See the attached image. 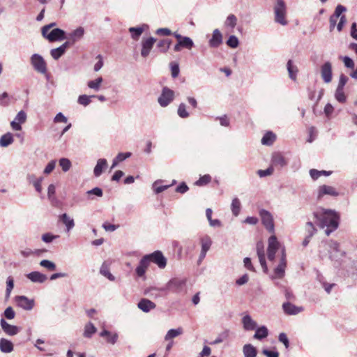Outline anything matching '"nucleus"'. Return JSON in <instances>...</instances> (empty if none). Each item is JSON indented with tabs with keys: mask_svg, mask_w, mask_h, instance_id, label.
I'll use <instances>...</instances> for the list:
<instances>
[{
	"mask_svg": "<svg viewBox=\"0 0 357 357\" xmlns=\"http://www.w3.org/2000/svg\"><path fill=\"white\" fill-rule=\"evenodd\" d=\"M280 250V257L278 265L274 268L272 279L282 278L284 275L287 266L286 251L284 247L281 248L280 243L278 241L275 235H271L268 239L267 258L268 260L274 263L276 252Z\"/></svg>",
	"mask_w": 357,
	"mask_h": 357,
	"instance_id": "obj_1",
	"label": "nucleus"
},
{
	"mask_svg": "<svg viewBox=\"0 0 357 357\" xmlns=\"http://www.w3.org/2000/svg\"><path fill=\"white\" fill-rule=\"evenodd\" d=\"M314 215L319 223H338L340 221L339 214L331 209L321 208L314 212Z\"/></svg>",
	"mask_w": 357,
	"mask_h": 357,
	"instance_id": "obj_2",
	"label": "nucleus"
},
{
	"mask_svg": "<svg viewBox=\"0 0 357 357\" xmlns=\"http://www.w3.org/2000/svg\"><path fill=\"white\" fill-rule=\"evenodd\" d=\"M287 7L285 2L283 0H276L275 5L274 6V14L275 22L285 26L287 24L286 20Z\"/></svg>",
	"mask_w": 357,
	"mask_h": 357,
	"instance_id": "obj_3",
	"label": "nucleus"
},
{
	"mask_svg": "<svg viewBox=\"0 0 357 357\" xmlns=\"http://www.w3.org/2000/svg\"><path fill=\"white\" fill-rule=\"evenodd\" d=\"M339 225H310L309 229L313 235L329 236L332 232L335 231Z\"/></svg>",
	"mask_w": 357,
	"mask_h": 357,
	"instance_id": "obj_4",
	"label": "nucleus"
},
{
	"mask_svg": "<svg viewBox=\"0 0 357 357\" xmlns=\"http://www.w3.org/2000/svg\"><path fill=\"white\" fill-rule=\"evenodd\" d=\"M186 278H174L169 281L171 291L175 294H185L187 291Z\"/></svg>",
	"mask_w": 357,
	"mask_h": 357,
	"instance_id": "obj_5",
	"label": "nucleus"
},
{
	"mask_svg": "<svg viewBox=\"0 0 357 357\" xmlns=\"http://www.w3.org/2000/svg\"><path fill=\"white\" fill-rule=\"evenodd\" d=\"M174 99V91L169 88L165 86L162 88L158 102L162 107H167Z\"/></svg>",
	"mask_w": 357,
	"mask_h": 357,
	"instance_id": "obj_6",
	"label": "nucleus"
},
{
	"mask_svg": "<svg viewBox=\"0 0 357 357\" xmlns=\"http://www.w3.org/2000/svg\"><path fill=\"white\" fill-rule=\"evenodd\" d=\"M146 257H148L149 263L153 262L155 264L160 268H164L167 265V259L160 250L146 255Z\"/></svg>",
	"mask_w": 357,
	"mask_h": 357,
	"instance_id": "obj_7",
	"label": "nucleus"
},
{
	"mask_svg": "<svg viewBox=\"0 0 357 357\" xmlns=\"http://www.w3.org/2000/svg\"><path fill=\"white\" fill-rule=\"evenodd\" d=\"M31 63L33 68L41 74H45L47 72L46 63L43 58L38 54H33L31 57Z\"/></svg>",
	"mask_w": 357,
	"mask_h": 357,
	"instance_id": "obj_8",
	"label": "nucleus"
},
{
	"mask_svg": "<svg viewBox=\"0 0 357 357\" xmlns=\"http://www.w3.org/2000/svg\"><path fill=\"white\" fill-rule=\"evenodd\" d=\"M43 36L50 42L60 41L66 39V32L59 28H54L50 31L46 32V34Z\"/></svg>",
	"mask_w": 357,
	"mask_h": 357,
	"instance_id": "obj_9",
	"label": "nucleus"
},
{
	"mask_svg": "<svg viewBox=\"0 0 357 357\" xmlns=\"http://www.w3.org/2000/svg\"><path fill=\"white\" fill-rule=\"evenodd\" d=\"M328 246V254L329 257L332 260H337V258L340 257H344L346 252L340 250V244L335 241H330L327 243Z\"/></svg>",
	"mask_w": 357,
	"mask_h": 357,
	"instance_id": "obj_10",
	"label": "nucleus"
},
{
	"mask_svg": "<svg viewBox=\"0 0 357 357\" xmlns=\"http://www.w3.org/2000/svg\"><path fill=\"white\" fill-rule=\"evenodd\" d=\"M340 193L337 191L335 188L328 185H321L319 186L317 189V199H320L325 195H330L332 197H337Z\"/></svg>",
	"mask_w": 357,
	"mask_h": 357,
	"instance_id": "obj_11",
	"label": "nucleus"
},
{
	"mask_svg": "<svg viewBox=\"0 0 357 357\" xmlns=\"http://www.w3.org/2000/svg\"><path fill=\"white\" fill-rule=\"evenodd\" d=\"M85 30L84 27L79 26L66 36L67 42H70V45L79 41L84 37Z\"/></svg>",
	"mask_w": 357,
	"mask_h": 357,
	"instance_id": "obj_12",
	"label": "nucleus"
},
{
	"mask_svg": "<svg viewBox=\"0 0 357 357\" xmlns=\"http://www.w3.org/2000/svg\"><path fill=\"white\" fill-rule=\"evenodd\" d=\"M223 36L218 29L213 31L211 38L208 40V45L211 48H217L222 44Z\"/></svg>",
	"mask_w": 357,
	"mask_h": 357,
	"instance_id": "obj_13",
	"label": "nucleus"
},
{
	"mask_svg": "<svg viewBox=\"0 0 357 357\" xmlns=\"http://www.w3.org/2000/svg\"><path fill=\"white\" fill-rule=\"evenodd\" d=\"M15 301L20 307L25 310H31L34 306V301L33 299L28 298L25 296H16Z\"/></svg>",
	"mask_w": 357,
	"mask_h": 357,
	"instance_id": "obj_14",
	"label": "nucleus"
},
{
	"mask_svg": "<svg viewBox=\"0 0 357 357\" xmlns=\"http://www.w3.org/2000/svg\"><path fill=\"white\" fill-rule=\"evenodd\" d=\"M0 325L3 331L10 336H14L20 331V328L8 324L4 319H1Z\"/></svg>",
	"mask_w": 357,
	"mask_h": 357,
	"instance_id": "obj_15",
	"label": "nucleus"
},
{
	"mask_svg": "<svg viewBox=\"0 0 357 357\" xmlns=\"http://www.w3.org/2000/svg\"><path fill=\"white\" fill-rule=\"evenodd\" d=\"M155 41L156 40L153 37H149L142 40L141 50L142 56L146 58L149 54Z\"/></svg>",
	"mask_w": 357,
	"mask_h": 357,
	"instance_id": "obj_16",
	"label": "nucleus"
},
{
	"mask_svg": "<svg viewBox=\"0 0 357 357\" xmlns=\"http://www.w3.org/2000/svg\"><path fill=\"white\" fill-rule=\"evenodd\" d=\"M321 75L324 82L329 83L332 80V65L329 61L325 62L321 68Z\"/></svg>",
	"mask_w": 357,
	"mask_h": 357,
	"instance_id": "obj_17",
	"label": "nucleus"
},
{
	"mask_svg": "<svg viewBox=\"0 0 357 357\" xmlns=\"http://www.w3.org/2000/svg\"><path fill=\"white\" fill-rule=\"evenodd\" d=\"M257 253L263 271L266 273L268 272V266L266 261L264 245L261 242L257 243Z\"/></svg>",
	"mask_w": 357,
	"mask_h": 357,
	"instance_id": "obj_18",
	"label": "nucleus"
},
{
	"mask_svg": "<svg viewBox=\"0 0 357 357\" xmlns=\"http://www.w3.org/2000/svg\"><path fill=\"white\" fill-rule=\"evenodd\" d=\"M150 263L148 257L144 255L139 261L138 266L136 267L135 272L138 277L143 278L145 276L146 271L149 266Z\"/></svg>",
	"mask_w": 357,
	"mask_h": 357,
	"instance_id": "obj_19",
	"label": "nucleus"
},
{
	"mask_svg": "<svg viewBox=\"0 0 357 357\" xmlns=\"http://www.w3.org/2000/svg\"><path fill=\"white\" fill-rule=\"evenodd\" d=\"M69 46H70V42H65L59 47L52 49L50 51V54L54 59L58 60L59 58H61L65 54L67 48Z\"/></svg>",
	"mask_w": 357,
	"mask_h": 357,
	"instance_id": "obj_20",
	"label": "nucleus"
},
{
	"mask_svg": "<svg viewBox=\"0 0 357 357\" xmlns=\"http://www.w3.org/2000/svg\"><path fill=\"white\" fill-rule=\"evenodd\" d=\"M26 278L30 280L32 282L35 283H44L47 280V277L46 275L41 273L38 271H33L26 275Z\"/></svg>",
	"mask_w": 357,
	"mask_h": 357,
	"instance_id": "obj_21",
	"label": "nucleus"
},
{
	"mask_svg": "<svg viewBox=\"0 0 357 357\" xmlns=\"http://www.w3.org/2000/svg\"><path fill=\"white\" fill-rule=\"evenodd\" d=\"M138 307L144 312H149L155 308L156 305L147 298H142L137 304Z\"/></svg>",
	"mask_w": 357,
	"mask_h": 357,
	"instance_id": "obj_22",
	"label": "nucleus"
},
{
	"mask_svg": "<svg viewBox=\"0 0 357 357\" xmlns=\"http://www.w3.org/2000/svg\"><path fill=\"white\" fill-rule=\"evenodd\" d=\"M271 162L272 165L280 168L284 167L287 165V161L280 153H273Z\"/></svg>",
	"mask_w": 357,
	"mask_h": 357,
	"instance_id": "obj_23",
	"label": "nucleus"
},
{
	"mask_svg": "<svg viewBox=\"0 0 357 357\" xmlns=\"http://www.w3.org/2000/svg\"><path fill=\"white\" fill-rule=\"evenodd\" d=\"M284 312L289 315H295L303 310L302 307H297L291 303H284L282 305Z\"/></svg>",
	"mask_w": 357,
	"mask_h": 357,
	"instance_id": "obj_24",
	"label": "nucleus"
},
{
	"mask_svg": "<svg viewBox=\"0 0 357 357\" xmlns=\"http://www.w3.org/2000/svg\"><path fill=\"white\" fill-rule=\"evenodd\" d=\"M107 165L108 164L106 159H98L93 169V174L95 177H99L102 174L103 171L107 168Z\"/></svg>",
	"mask_w": 357,
	"mask_h": 357,
	"instance_id": "obj_25",
	"label": "nucleus"
},
{
	"mask_svg": "<svg viewBox=\"0 0 357 357\" xmlns=\"http://www.w3.org/2000/svg\"><path fill=\"white\" fill-rule=\"evenodd\" d=\"M242 324L245 331H253L256 329L257 326V322L248 314H246L243 317Z\"/></svg>",
	"mask_w": 357,
	"mask_h": 357,
	"instance_id": "obj_26",
	"label": "nucleus"
},
{
	"mask_svg": "<svg viewBox=\"0 0 357 357\" xmlns=\"http://www.w3.org/2000/svg\"><path fill=\"white\" fill-rule=\"evenodd\" d=\"M144 294L153 299L163 297V294L160 293L159 287L155 286L146 288L144 291Z\"/></svg>",
	"mask_w": 357,
	"mask_h": 357,
	"instance_id": "obj_27",
	"label": "nucleus"
},
{
	"mask_svg": "<svg viewBox=\"0 0 357 357\" xmlns=\"http://www.w3.org/2000/svg\"><path fill=\"white\" fill-rule=\"evenodd\" d=\"M14 349L13 342L6 338L0 339V351L3 353H10Z\"/></svg>",
	"mask_w": 357,
	"mask_h": 357,
	"instance_id": "obj_28",
	"label": "nucleus"
},
{
	"mask_svg": "<svg viewBox=\"0 0 357 357\" xmlns=\"http://www.w3.org/2000/svg\"><path fill=\"white\" fill-rule=\"evenodd\" d=\"M100 336L102 337H106V341L112 344H114L118 340L119 335L117 333H112L110 331L104 329L100 332Z\"/></svg>",
	"mask_w": 357,
	"mask_h": 357,
	"instance_id": "obj_29",
	"label": "nucleus"
},
{
	"mask_svg": "<svg viewBox=\"0 0 357 357\" xmlns=\"http://www.w3.org/2000/svg\"><path fill=\"white\" fill-rule=\"evenodd\" d=\"M309 174L310 177L313 181L317 180L320 176H329L331 175L332 172L331 171H326V170H317L316 169H311L309 171Z\"/></svg>",
	"mask_w": 357,
	"mask_h": 357,
	"instance_id": "obj_30",
	"label": "nucleus"
},
{
	"mask_svg": "<svg viewBox=\"0 0 357 357\" xmlns=\"http://www.w3.org/2000/svg\"><path fill=\"white\" fill-rule=\"evenodd\" d=\"M276 139V135L271 131L266 132L261 138V142L263 145L271 146Z\"/></svg>",
	"mask_w": 357,
	"mask_h": 357,
	"instance_id": "obj_31",
	"label": "nucleus"
},
{
	"mask_svg": "<svg viewBox=\"0 0 357 357\" xmlns=\"http://www.w3.org/2000/svg\"><path fill=\"white\" fill-rule=\"evenodd\" d=\"M241 209V203L238 197H234L231 203V211L234 216H238L240 214Z\"/></svg>",
	"mask_w": 357,
	"mask_h": 357,
	"instance_id": "obj_32",
	"label": "nucleus"
},
{
	"mask_svg": "<svg viewBox=\"0 0 357 357\" xmlns=\"http://www.w3.org/2000/svg\"><path fill=\"white\" fill-rule=\"evenodd\" d=\"M243 352L244 357H256L257 354L256 348L251 344H245L243 348Z\"/></svg>",
	"mask_w": 357,
	"mask_h": 357,
	"instance_id": "obj_33",
	"label": "nucleus"
},
{
	"mask_svg": "<svg viewBox=\"0 0 357 357\" xmlns=\"http://www.w3.org/2000/svg\"><path fill=\"white\" fill-rule=\"evenodd\" d=\"M183 333V330L182 328L179 327L177 328L170 329L167 331L165 336V340L169 341L174 337H178Z\"/></svg>",
	"mask_w": 357,
	"mask_h": 357,
	"instance_id": "obj_34",
	"label": "nucleus"
},
{
	"mask_svg": "<svg viewBox=\"0 0 357 357\" xmlns=\"http://www.w3.org/2000/svg\"><path fill=\"white\" fill-rule=\"evenodd\" d=\"M287 68L290 79L295 81L296 79L298 73L297 66L293 64V61L291 60H289L287 64Z\"/></svg>",
	"mask_w": 357,
	"mask_h": 357,
	"instance_id": "obj_35",
	"label": "nucleus"
},
{
	"mask_svg": "<svg viewBox=\"0 0 357 357\" xmlns=\"http://www.w3.org/2000/svg\"><path fill=\"white\" fill-rule=\"evenodd\" d=\"M14 141L13 136L10 132L2 135L0 138V146L1 147H7Z\"/></svg>",
	"mask_w": 357,
	"mask_h": 357,
	"instance_id": "obj_36",
	"label": "nucleus"
},
{
	"mask_svg": "<svg viewBox=\"0 0 357 357\" xmlns=\"http://www.w3.org/2000/svg\"><path fill=\"white\" fill-rule=\"evenodd\" d=\"M259 215L261 219V223H273V217L269 211L261 209L259 211Z\"/></svg>",
	"mask_w": 357,
	"mask_h": 357,
	"instance_id": "obj_37",
	"label": "nucleus"
},
{
	"mask_svg": "<svg viewBox=\"0 0 357 357\" xmlns=\"http://www.w3.org/2000/svg\"><path fill=\"white\" fill-rule=\"evenodd\" d=\"M268 335V328L265 326H261L256 329L254 338L257 340H262Z\"/></svg>",
	"mask_w": 357,
	"mask_h": 357,
	"instance_id": "obj_38",
	"label": "nucleus"
},
{
	"mask_svg": "<svg viewBox=\"0 0 357 357\" xmlns=\"http://www.w3.org/2000/svg\"><path fill=\"white\" fill-rule=\"evenodd\" d=\"M103 82V79L102 77H98V78L90 80L87 83V86L89 88L93 89L95 91H98L100 89L101 84Z\"/></svg>",
	"mask_w": 357,
	"mask_h": 357,
	"instance_id": "obj_39",
	"label": "nucleus"
},
{
	"mask_svg": "<svg viewBox=\"0 0 357 357\" xmlns=\"http://www.w3.org/2000/svg\"><path fill=\"white\" fill-rule=\"evenodd\" d=\"M96 332V328L94 326V325L89 322L87 324H86L84 327V331L83 335L85 337L90 338L91 336Z\"/></svg>",
	"mask_w": 357,
	"mask_h": 357,
	"instance_id": "obj_40",
	"label": "nucleus"
},
{
	"mask_svg": "<svg viewBox=\"0 0 357 357\" xmlns=\"http://www.w3.org/2000/svg\"><path fill=\"white\" fill-rule=\"evenodd\" d=\"M100 273L110 281H114L115 280L114 276L109 272V268L105 263H103L101 266Z\"/></svg>",
	"mask_w": 357,
	"mask_h": 357,
	"instance_id": "obj_41",
	"label": "nucleus"
},
{
	"mask_svg": "<svg viewBox=\"0 0 357 357\" xmlns=\"http://www.w3.org/2000/svg\"><path fill=\"white\" fill-rule=\"evenodd\" d=\"M95 97H96L95 95H93V96L80 95L78 97L77 102L81 105L86 107L91 103V98H93Z\"/></svg>",
	"mask_w": 357,
	"mask_h": 357,
	"instance_id": "obj_42",
	"label": "nucleus"
},
{
	"mask_svg": "<svg viewBox=\"0 0 357 357\" xmlns=\"http://www.w3.org/2000/svg\"><path fill=\"white\" fill-rule=\"evenodd\" d=\"M236 24L237 17L234 14L229 15L225 22V26L231 29H234Z\"/></svg>",
	"mask_w": 357,
	"mask_h": 357,
	"instance_id": "obj_43",
	"label": "nucleus"
},
{
	"mask_svg": "<svg viewBox=\"0 0 357 357\" xmlns=\"http://www.w3.org/2000/svg\"><path fill=\"white\" fill-rule=\"evenodd\" d=\"M171 43H172L171 40L163 39V40H160L158 43L157 46H158V48L160 49V52H167V50L169 48V46H170Z\"/></svg>",
	"mask_w": 357,
	"mask_h": 357,
	"instance_id": "obj_44",
	"label": "nucleus"
},
{
	"mask_svg": "<svg viewBox=\"0 0 357 357\" xmlns=\"http://www.w3.org/2000/svg\"><path fill=\"white\" fill-rule=\"evenodd\" d=\"M202 250L208 252L211 246L212 241L209 236H205L201 238Z\"/></svg>",
	"mask_w": 357,
	"mask_h": 357,
	"instance_id": "obj_45",
	"label": "nucleus"
},
{
	"mask_svg": "<svg viewBox=\"0 0 357 357\" xmlns=\"http://www.w3.org/2000/svg\"><path fill=\"white\" fill-rule=\"evenodd\" d=\"M144 31L142 27H130L129 32L131 33V36L134 40H137Z\"/></svg>",
	"mask_w": 357,
	"mask_h": 357,
	"instance_id": "obj_46",
	"label": "nucleus"
},
{
	"mask_svg": "<svg viewBox=\"0 0 357 357\" xmlns=\"http://www.w3.org/2000/svg\"><path fill=\"white\" fill-rule=\"evenodd\" d=\"M59 163L62 170L65 172H68L72 166L70 160L66 158H61Z\"/></svg>",
	"mask_w": 357,
	"mask_h": 357,
	"instance_id": "obj_47",
	"label": "nucleus"
},
{
	"mask_svg": "<svg viewBox=\"0 0 357 357\" xmlns=\"http://www.w3.org/2000/svg\"><path fill=\"white\" fill-rule=\"evenodd\" d=\"M179 45H181L183 47L191 50L194 46V42L190 37L184 36L182 40L179 41Z\"/></svg>",
	"mask_w": 357,
	"mask_h": 357,
	"instance_id": "obj_48",
	"label": "nucleus"
},
{
	"mask_svg": "<svg viewBox=\"0 0 357 357\" xmlns=\"http://www.w3.org/2000/svg\"><path fill=\"white\" fill-rule=\"evenodd\" d=\"M177 114L179 117L185 119L190 116L189 112L186 109V105L184 103H181L177 109Z\"/></svg>",
	"mask_w": 357,
	"mask_h": 357,
	"instance_id": "obj_49",
	"label": "nucleus"
},
{
	"mask_svg": "<svg viewBox=\"0 0 357 357\" xmlns=\"http://www.w3.org/2000/svg\"><path fill=\"white\" fill-rule=\"evenodd\" d=\"M161 182V181H156L153 184V188L155 193L159 194L167 189H168L172 185H158V184Z\"/></svg>",
	"mask_w": 357,
	"mask_h": 357,
	"instance_id": "obj_50",
	"label": "nucleus"
},
{
	"mask_svg": "<svg viewBox=\"0 0 357 357\" xmlns=\"http://www.w3.org/2000/svg\"><path fill=\"white\" fill-rule=\"evenodd\" d=\"M226 44L229 47L236 48L239 45V40L236 36L231 35L228 38L227 40L226 41Z\"/></svg>",
	"mask_w": 357,
	"mask_h": 357,
	"instance_id": "obj_51",
	"label": "nucleus"
},
{
	"mask_svg": "<svg viewBox=\"0 0 357 357\" xmlns=\"http://www.w3.org/2000/svg\"><path fill=\"white\" fill-rule=\"evenodd\" d=\"M211 181V176L209 174H205L201 176L199 180L195 182V185L202 186L208 184Z\"/></svg>",
	"mask_w": 357,
	"mask_h": 357,
	"instance_id": "obj_52",
	"label": "nucleus"
},
{
	"mask_svg": "<svg viewBox=\"0 0 357 357\" xmlns=\"http://www.w3.org/2000/svg\"><path fill=\"white\" fill-rule=\"evenodd\" d=\"M40 265L49 271H54L56 269V264L53 261L47 259L40 261Z\"/></svg>",
	"mask_w": 357,
	"mask_h": 357,
	"instance_id": "obj_53",
	"label": "nucleus"
},
{
	"mask_svg": "<svg viewBox=\"0 0 357 357\" xmlns=\"http://www.w3.org/2000/svg\"><path fill=\"white\" fill-rule=\"evenodd\" d=\"M14 287V280L13 278L9 276L6 280V295L7 297H9L10 293Z\"/></svg>",
	"mask_w": 357,
	"mask_h": 357,
	"instance_id": "obj_54",
	"label": "nucleus"
},
{
	"mask_svg": "<svg viewBox=\"0 0 357 357\" xmlns=\"http://www.w3.org/2000/svg\"><path fill=\"white\" fill-rule=\"evenodd\" d=\"M335 98L340 102H344L346 101V96L343 89L337 88L335 91Z\"/></svg>",
	"mask_w": 357,
	"mask_h": 357,
	"instance_id": "obj_55",
	"label": "nucleus"
},
{
	"mask_svg": "<svg viewBox=\"0 0 357 357\" xmlns=\"http://www.w3.org/2000/svg\"><path fill=\"white\" fill-rule=\"evenodd\" d=\"M59 235H53L50 233H46V234H44L42 235V241L45 242V243H51L53 241V240L59 238Z\"/></svg>",
	"mask_w": 357,
	"mask_h": 357,
	"instance_id": "obj_56",
	"label": "nucleus"
},
{
	"mask_svg": "<svg viewBox=\"0 0 357 357\" xmlns=\"http://www.w3.org/2000/svg\"><path fill=\"white\" fill-rule=\"evenodd\" d=\"M16 121H18L21 124L24 123L26 120V114L23 110L20 111L16 116L15 117V119Z\"/></svg>",
	"mask_w": 357,
	"mask_h": 357,
	"instance_id": "obj_57",
	"label": "nucleus"
},
{
	"mask_svg": "<svg viewBox=\"0 0 357 357\" xmlns=\"http://www.w3.org/2000/svg\"><path fill=\"white\" fill-rule=\"evenodd\" d=\"M3 314L8 319H13L15 317V312L12 307H8L6 308Z\"/></svg>",
	"mask_w": 357,
	"mask_h": 357,
	"instance_id": "obj_58",
	"label": "nucleus"
},
{
	"mask_svg": "<svg viewBox=\"0 0 357 357\" xmlns=\"http://www.w3.org/2000/svg\"><path fill=\"white\" fill-rule=\"evenodd\" d=\"M346 10H347V8L345 6L339 4L336 6V8L335 9V12L333 14V15H334L335 17L338 18V17H341L342 13L345 12Z\"/></svg>",
	"mask_w": 357,
	"mask_h": 357,
	"instance_id": "obj_59",
	"label": "nucleus"
},
{
	"mask_svg": "<svg viewBox=\"0 0 357 357\" xmlns=\"http://www.w3.org/2000/svg\"><path fill=\"white\" fill-rule=\"evenodd\" d=\"M56 166V161L55 160H51L48 162V164L46 165L45 168L44 169V174H50Z\"/></svg>",
	"mask_w": 357,
	"mask_h": 357,
	"instance_id": "obj_60",
	"label": "nucleus"
},
{
	"mask_svg": "<svg viewBox=\"0 0 357 357\" xmlns=\"http://www.w3.org/2000/svg\"><path fill=\"white\" fill-rule=\"evenodd\" d=\"M43 181V177H39L37 179L34 180L33 185L34 186L36 190L38 193H41V192H42L41 184H42Z\"/></svg>",
	"mask_w": 357,
	"mask_h": 357,
	"instance_id": "obj_61",
	"label": "nucleus"
},
{
	"mask_svg": "<svg viewBox=\"0 0 357 357\" xmlns=\"http://www.w3.org/2000/svg\"><path fill=\"white\" fill-rule=\"evenodd\" d=\"M342 61L344 63V66L348 68L353 69L354 68V61L349 56H345L342 57Z\"/></svg>",
	"mask_w": 357,
	"mask_h": 357,
	"instance_id": "obj_62",
	"label": "nucleus"
},
{
	"mask_svg": "<svg viewBox=\"0 0 357 357\" xmlns=\"http://www.w3.org/2000/svg\"><path fill=\"white\" fill-rule=\"evenodd\" d=\"M273 168L272 167H270L264 170H262V169L259 170L257 172V174L260 177H265L266 176L271 175L273 174Z\"/></svg>",
	"mask_w": 357,
	"mask_h": 357,
	"instance_id": "obj_63",
	"label": "nucleus"
},
{
	"mask_svg": "<svg viewBox=\"0 0 357 357\" xmlns=\"http://www.w3.org/2000/svg\"><path fill=\"white\" fill-rule=\"evenodd\" d=\"M86 193L88 195H94L98 197H101L103 195L102 189L98 187H96L90 190H88Z\"/></svg>",
	"mask_w": 357,
	"mask_h": 357,
	"instance_id": "obj_64",
	"label": "nucleus"
}]
</instances>
